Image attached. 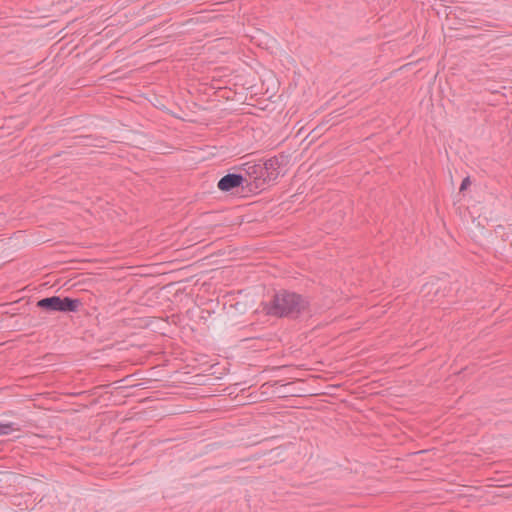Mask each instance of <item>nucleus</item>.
<instances>
[{"label":"nucleus","instance_id":"1","mask_svg":"<svg viewBox=\"0 0 512 512\" xmlns=\"http://www.w3.org/2000/svg\"><path fill=\"white\" fill-rule=\"evenodd\" d=\"M307 307L306 300L299 294L282 290L265 305L268 315L276 317H297Z\"/></svg>","mask_w":512,"mask_h":512},{"label":"nucleus","instance_id":"2","mask_svg":"<svg viewBox=\"0 0 512 512\" xmlns=\"http://www.w3.org/2000/svg\"><path fill=\"white\" fill-rule=\"evenodd\" d=\"M36 306L46 312H78L82 301L78 298L50 296L37 301Z\"/></svg>","mask_w":512,"mask_h":512},{"label":"nucleus","instance_id":"3","mask_svg":"<svg viewBox=\"0 0 512 512\" xmlns=\"http://www.w3.org/2000/svg\"><path fill=\"white\" fill-rule=\"evenodd\" d=\"M244 171L248 178L245 181V187L249 192L257 193L265 190V178H262V163L248 162L244 164Z\"/></svg>","mask_w":512,"mask_h":512},{"label":"nucleus","instance_id":"4","mask_svg":"<svg viewBox=\"0 0 512 512\" xmlns=\"http://www.w3.org/2000/svg\"><path fill=\"white\" fill-rule=\"evenodd\" d=\"M284 157H271L262 163V178H265V187L273 183L281 174L280 168Z\"/></svg>","mask_w":512,"mask_h":512},{"label":"nucleus","instance_id":"5","mask_svg":"<svg viewBox=\"0 0 512 512\" xmlns=\"http://www.w3.org/2000/svg\"><path fill=\"white\" fill-rule=\"evenodd\" d=\"M246 181V177H244L241 174L236 173H229L225 176H223L218 181V188L223 192H229L232 191L235 188L242 187L243 189L246 188L244 186V183Z\"/></svg>","mask_w":512,"mask_h":512},{"label":"nucleus","instance_id":"6","mask_svg":"<svg viewBox=\"0 0 512 512\" xmlns=\"http://www.w3.org/2000/svg\"><path fill=\"white\" fill-rule=\"evenodd\" d=\"M20 427L14 422L2 423L0 422V436H6L14 431H20Z\"/></svg>","mask_w":512,"mask_h":512},{"label":"nucleus","instance_id":"7","mask_svg":"<svg viewBox=\"0 0 512 512\" xmlns=\"http://www.w3.org/2000/svg\"><path fill=\"white\" fill-rule=\"evenodd\" d=\"M179 319L177 314H172L170 317L167 316L166 318L162 316V322H167V324H173L174 326H177Z\"/></svg>","mask_w":512,"mask_h":512},{"label":"nucleus","instance_id":"8","mask_svg":"<svg viewBox=\"0 0 512 512\" xmlns=\"http://www.w3.org/2000/svg\"><path fill=\"white\" fill-rule=\"evenodd\" d=\"M167 381L163 380L162 379V392H161V395H162V400H165L166 395H170V394H176V392H172V391H168L169 389V386L166 384Z\"/></svg>","mask_w":512,"mask_h":512},{"label":"nucleus","instance_id":"9","mask_svg":"<svg viewBox=\"0 0 512 512\" xmlns=\"http://www.w3.org/2000/svg\"><path fill=\"white\" fill-rule=\"evenodd\" d=\"M471 184L470 182V178L469 177H466L462 180V183L460 185V191H464L467 189V187Z\"/></svg>","mask_w":512,"mask_h":512},{"label":"nucleus","instance_id":"10","mask_svg":"<svg viewBox=\"0 0 512 512\" xmlns=\"http://www.w3.org/2000/svg\"><path fill=\"white\" fill-rule=\"evenodd\" d=\"M164 111H165L167 114H169V115H171V116H173V117H176V118H178V119H182V117H181L180 115H178L177 113H175V112H173V111H171V110H169V109H166V110H165V109H164V106L162 105V112H164Z\"/></svg>","mask_w":512,"mask_h":512},{"label":"nucleus","instance_id":"11","mask_svg":"<svg viewBox=\"0 0 512 512\" xmlns=\"http://www.w3.org/2000/svg\"><path fill=\"white\" fill-rule=\"evenodd\" d=\"M162 330L164 327L162 326ZM173 333V330L162 331V336H170Z\"/></svg>","mask_w":512,"mask_h":512},{"label":"nucleus","instance_id":"12","mask_svg":"<svg viewBox=\"0 0 512 512\" xmlns=\"http://www.w3.org/2000/svg\"><path fill=\"white\" fill-rule=\"evenodd\" d=\"M28 509V506H26L25 508L19 507V510L17 512H25Z\"/></svg>","mask_w":512,"mask_h":512},{"label":"nucleus","instance_id":"13","mask_svg":"<svg viewBox=\"0 0 512 512\" xmlns=\"http://www.w3.org/2000/svg\"><path fill=\"white\" fill-rule=\"evenodd\" d=\"M13 504H14V505H17V506H20V505H21V503H20V502H19V503H17L16 501H14V502H13Z\"/></svg>","mask_w":512,"mask_h":512},{"label":"nucleus","instance_id":"14","mask_svg":"<svg viewBox=\"0 0 512 512\" xmlns=\"http://www.w3.org/2000/svg\"><path fill=\"white\" fill-rule=\"evenodd\" d=\"M167 413H168V414H173L174 412H173V411H171V410H169Z\"/></svg>","mask_w":512,"mask_h":512}]
</instances>
